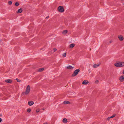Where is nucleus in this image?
<instances>
[{"label":"nucleus","instance_id":"obj_1","mask_svg":"<svg viewBox=\"0 0 124 124\" xmlns=\"http://www.w3.org/2000/svg\"><path fill=\"white\" fill-rule=\"evenodd\" d=\"M30 86L29 85H27L25 91L22 92V94L23 95H25L28 94L30 92Z\"/></svg>","mask_w":124,"mask_h":124},{"label":"nucleus","instance_id":"obj_3","mask_svg":"<svg viewBox=\"0 0 124 124\" xmlns=\"http://www.w3.org/2000/svg\"><path fill=\"white\" fill-rule=\"evenodd\" d=\"M58 11L60 12H62L64 11L63 8L62 6H59L58 8Z\"/></svg>","mask_w":124,"mask_h":124},{"label":"nucleus","instance_id":"obj_30","mask_svg":"<svg viewBox=\"0 0 124 124\" xmlns=\"http://www.w3.org/2000/svg\"><path fill=\"white\" fill-rule=\"evenodd\" d=\"M2 121V119L1 118H0V122H1Z\"/></svg>","mask_w":124,"mask_h":124},{"label":"nucleus","instance_id":"obj_17","mask_svg":"<svg viewBox=\"0 0 124 124\" xmlns=\"http://www.w3.org/2000/svg\"><path fill=\"white\" fill-rule=\"evenodd\" d=\"M44 69L43 68H42L39 69H38V71L39 72H41L44 70Z\"/></svg>","mask_w":124,"mask_h":124},{"label":"nucleus","instance_id":"obj_9","mask_svg":"<svg viewBox=\"0 0 124 124\" xmlns=\"http://www.w3.org/2000/svg\"><path fill=\"white\" fill-rule=\"evenodd\" d=\"M5 82L7 83H10L12 82V80L10 79H8L6 80Z\"/></svg>","mask_w":124,"mask_h":124},{"label":"nucleus","instance_id":"obj_27","mask_svg":"<svg viewBox=\"0 0 124 124\" xmlns=\"http://www.w3.org/2000/svg\"><path fill=\"white\" fill-rule=\"evenodd\" d=\"M98 80H97L95 81V83H98Z\"/></svg>","mask_w":124,"mask_h":124},{"label":"nucleus","instance_id":"obj_25","mask_svg":"<svg viewBox=\"0 0 124 124\" xmlns=\"http://www.w3.org/2000/svg\"><path fill=\"white\" fill-rule=\"evenodd\" d=\"M53 50L54 52H55L57 50V49L56 48H54L53 49Z\"/></svg>","mask_w":124,"mask_h":124},{"label":"nucleus","instance_id":"obj_22","mask_svg":"<svg viewBox=\"0 0 124 124\" xmlns=\"http://www.w3.org/2000/svg\"><path fill=\"white\" fill-rule=\"evenodd\" d=\"M12 4V1H9L8 2V4L9 5H11Z\"/></svg>","mask_w":124,"mask_h":124},{"label":"nucleus","instance_id":"obj_26","mask_svg":"<svg viewBox=\"0 0 124 124\" xmlns=\"http://www.w3.org/2000/svg\"><path fill=\"white\" fill-rule=\"evenodd\" d=\"M37 112H38L40 111V110L39 109H37L36 110Z\"/></svg>","mask_w":124,"mask_h":124},{"label":"nucleus","instance_id":"obj_14","mask_svg":"<svg viewBox=\"0 0 124 124\" xmlns=\"http://www.w3.org/2000/svg\"><path fill=\"white\" fill-rule=\"evenodd\" d=\"M73 67L70 65H69L67 67V68L69 69H72L73 68Z\"/></svg>","mask_w":124,"mask_h":124},{"label":"nucleus","instance_id":"obj_13","mask_svg":"<svg viewBox=\"0 0 124 124\" xmlns=\"http://www.w3.org/2000/svg\"><path fill=\"white\" fill-rule=\"evenodd\" d=\"M100 65V64H94L93 65V67L94 68H95L98 67Z\"/></svg>","mask_w":124,"mask_h":124},{"label":"nucleus","instance_id":"obj_12","mask_svg":"<svg viewBox=\"0 0 124 124\" xmlns=\"http://www.w3.org/2000/svg\"><path fill=\"white\" fill-rule=\"evenodd\" d=\"M23 11V10L22 8H20L17 11V13H20L22 12Z\"/></svg>","mask_w":124,"mask_h":124},{"label":"nucleus","instance_id":"obj_5","mask_svg":"<svg viewBox=\"0 0 124 124\" xmlns=\"http://www.w3.org/2000/svg\"><path fill=\"white\" fill-rule=\"evenodd\" d=\"M118 38L120 41H122L124 39L123 37L121 35H118Z\"/></svg>","mask_w":124,"mask_h":124},{"label":"nucleus","instance_id":"obj_20","mask_svg":"<svg viewBox=\"0 0 124 124\" xmlns=\"http://www.w3.org/2000/svg\"><path fill=\"white\" fill-rule=\"evenodd\" d=\"M31 109L30 108H29L27 110V111L28 113L30 112H31Z\"/></svg>","mask_w":124,"mask_h":124},{"label":"nucleus","instance_id":"obj_31","mask_svg":"<svg viewBox=\"0 0 124 124\" xmlns=\"http://www.w3.org/2000/svg\"><path fill=\"white\" fill-rule=\"evenodd\" d=\"M48 17H48V16H47V17H46V18H48Z\"/></svg>","mask_w":124,"mask_h":124},{"label":"nucleus","instance_id":"obj_19","mask_svg":"<svg viewBox=\"0 0 124 124\" xmlns=\"http://www.w3.org/2000/svg\"><path fill=\"white\" fill-rule=\"evenodd\" d=\"M66 53H65L62 54V55L64 57H65L66 56Z\"/></svg>","mask_w":124,"mask_h":124},{"label":"nucleus","instance_id":"obj_10","mask_svg":"<svg viewBox=\"0 0 124 124\" xmlns=\"http://www.w3.org/2000/svg\"><path fill=\"white\" fill-rule=\"evenodd\" d=\"M70 103V102L69 101H65L63 102V103L64 104H69Z\"/></svg>","mask_w":124,"mask_h":124},{"label":"nucleus","instance_id":"obj_8","mask_svg":"<svg viewBox=\"0 0 124 124\" xmlns=\"http://www.w3.org/2000/svg\"><path fill=\"white\" fill-rule=\"evenodd\" d=\"M119 80L120 81L122 82L124 81V78L123 76H121L119 78Z\"/></svg>","mask_w":124,"mask_h":124},{"label":"nucleus","instance_id":"obj_6","mask_svg":"<svg viewBox=\"0 0 124 124\" xmlns=\"http://www.w3.org/2000/svg\"><path fill=\"white\" fill-rule=\"evenodd\" d=\"M89 83V82L88 80H85L83 82L82 84L84 85H86L87 84Z\"/></svg>","mask_w":124,"mask_h":124},{"label":"nucleus","instance_id":"obj_2","mask_svg":"<svg viewBox=\"0 0 124 124\" xmlns=\"http://www.w3.org/2000/svg\"><path fill=\"white\" fill-rule=\"evenodd\" d=\"M80 71V70L77 69L74 72L73 74L72 75V76L74 77L76 76L78 74V73Z\"/></svg>","mask_w":124,"mask_h":124},{"label":"nucleus","instance_id":"obj_21","mask_svg":"<svg viewBox=\"0 0 124 124\" xmlns=\"http://www.w3.org/2000/svg\"><path fill=\"white\" fill-rule=\"evenodd\" d=\"M15 5L16 6H18L19 5V3L18 2H16L15 3Z\"/></svg>","mask_w":124,"mask_h":124},{"label":"nucleus","instance_id":"obj_23","mask_svg":"<svg viewBox=\"0 0 124 124\" xmlns=\"http://www.w3.org/2000/svg\"><path fill=\"white\" fill-rule=\"evenodd\" d=\"M16 80H17V81L18 82H20L21 81L20 80L17 78H16Z\"/></svg>","mask_w":124,"mask_h":124},{"label":"nucleus","instance_id":"obj_7","mask_svg":"<svg viewBox=\"0 0 124 124\" xmlns=\"http://www.w3.org/2000/svg\"><path fill=\"white\" fill-rule=\"evenodd\" d=\"M34 103V102L32 101H29L28 102V104L30 106L32 105Z\"/></svg>","mask_w":124,"mask_h":124},{"label":"nucleus","instance_id":"obj_4","mask_svg":"<svg viewBox=\"0 0 124 124\" xmlns=\"http://www.w3.org/2000/svg\"><path fill=\"white\" fill-rule=\"evenodd\" d=\"M114 65L117 67H121L120 62L115 63Z\"/></svg>","mask_w":124,"mask_h":124},{"label":"nucleus","instance_id":"obj_15","mask_svg":"<svg viewBox=\"0 0 124 124\" xmlns=\"http://www.w3.org/2000/svg\"><path fill=\"white\" fill-rule=\"evenodd\" d=\"M121 67L124 66V62H120Z\"/></svg>","mask_w":124,"mask_h":124},{"label":"nucleus","instance_id":"obj_28","mask_svg":"<svg viewBox=\"0 0 124 124\" xmlns=\"http://www.w3.org/2000/svg\"><path fill=\"white\" fill-rule=\"evenodd\" d=\"M110 118V117H108L107 118V119L109 120Z\"/></svg>","mask_w":124,"mask_h":124},{"label":"nucleus","instance_id":"obj_29","mask_svg":"<svg viewBox=\"0 0 124 124\" xmlns=\"http://www.w3.org/2000/svg\"><path fill=\"white\" fill-rule=\"evenodd\" d=\"M112 42V40H110L109 41V42L110 43H111Z\"/></svg>","mask_w":124,"mask_h":124},{"label":"nucleus","instance_id":"obj_11","mask_svg":"<svg viewBox=\"0 0 124 124\" xmlns=\"http://www.w3.org/2000/svg\"><path fill=\"white\" fill-rule=\"evenodd\" d=\"M62 122L66 124L67 122L68 121L66 118H64L62 120Z\"/></svg>","mask_w":124,"mask_h":124},{"label":"nucleus","instance_id":"obj_24","mask_svg":"<svg viewBox=\"0 0 124 124\" xmlns=\"http://www.w3.org/2000/svg\"><path fill=\"white\" fill-rule=\"evenodd\" d=\"M115 116V115H113L112 116L110 117V118H113Z\"/></svg>","mask_w":124,"mask_h":124},{"label":"nucleus","instance_id":"obj_18","mask_svg":"<svg viewBox=\"0 0 124 124\" xmlns=\"http://www.w3.org/2000/svg\"><path fill=\"white\" fill-rule=\"evenodd\" d=\"M75 46V44H71L70 45V48H72Z\"/></svg>","mask_w":124,"mask_h":124},{"label":"nucleus","instance_id":"obj_33","mask_svg":"<svg viewBox=\"0 0 124 124\" xmlns=\"http://www.w3.org/2000/svg\"><path fill=\"white\" fill-rule=\"evenodd\" d=\"M43 124H47L44 123Z\"/></svg>","mask_w":124,"mask_h":124},{"label":"nucleus","instance_id":"obj_32","mask_svg":"<svg viewBox=\"0 0 124 124\" xmlns=\"http://www.w3.org/2000/svg\"><path fill=\"white\" fill-rule=\"evenodd\" d=\"M123 74H124V70H123Z\"/></svg>","mask_w":124,"mask_h":124},{"label":"nucleus","instance_id":"obj_16","mask_svg":"<svg viewBox=\"0 0 124 124\" xmlns=\"http://www.w3.org/2000/svg\"><path fill=\"white\" fill-rule=\"evenodd\" d=\"M68 32V31L67 30H65L63 31L62 32V33L63 34H66Z\"/></svg>","mask_w":124,"mask_h":124}]
</instances>
